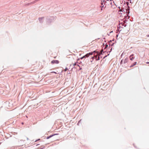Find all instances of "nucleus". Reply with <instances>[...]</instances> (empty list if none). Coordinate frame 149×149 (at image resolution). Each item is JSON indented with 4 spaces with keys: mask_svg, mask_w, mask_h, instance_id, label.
Wrapping results in <instances>:
<instances>
[{
    "mask_svg": "<svg viewBox=\"0 0 149 149\" xmlns=\"http://www.w3.org/2000/svg\"><path fill=\"white\" fill-rule=\"evenodd\" d=\"M62 72V71H61V72H58V73H57V72H54V71H53V72H51V73H55V74H61V73Z\"/></svg>",
    "mask_w": 149,
    "mask_h": 149,
    "instance_id": "nucleus-13",
    "label": "nucleus"
},
{
    "mask_svg": "<svg viewBox=\"0 0 149 149\" xmlns=\"http://www.w3.org/2000/svg\"><path fill=\"white\" fill-rule=\"evenodd\" d=\"M109 53L107 55H106L103 58V59H104V58L105 57H107V56H109Z\"/></svg>",
    "mask_w": 149,
    "mask_h": 149,
    "instance_id": "nucleus-34",
    "label": "nucleus"
},
{
    "mask_svg": "<svg viewBox=\"0 0 149 149\" xmlns=\"http://www.w3.org/2000/svg\"><path fill=\"white\" fill-rule=\"evenodd\" d=\"M123 59H122L121 61H120V64H121L123 63Z\"/></svg>",
    "mask_w": 149,
    "mask_h": 149,
    "instance_id": "nucleus-33",
    "label": "nucleus"
},
{
    "mask_svg": "<svg viewBox=\"0 0 149 149\" xmlns=\"http://www.w3.org/2000/svg\"><path fill=\"white\" fill-rule=\"evenodd\" d=\"M76 68L75 67V66H73V68H72L71 70H72V69L73 68Z\"/></svg>",
    "mask_w": 149,
    "mask_h": 149,
    "instance_id": "nucleus-43",
    "label": "nucleus"
},
{
    "mask_svg": "<svg viewBox=\"0 0 149 149\" xmlns=\"http://www.w3.org/2000/svg\"><path fill=\"white\" fill-rule=\"evenodd\" d=\"M146 63L148 64H149V62H146Z\"/></svg>",
    "mask_w": 149,
    "mask_h": 149,
    "instance_id": "nucleus-51",
    "label": "nucleus"
},
{
    "mask_svg": "<svg viewBox=\"0 0 149 149\" xmlns=\"http://www.w3.org/2000/svg\"><path fill=\"white\" fill-rule=\"evenodd\" d=\"M112 42V40H110L108 42H109V43H110V42Z\"/></svg>",
    "mask_w": 149,
    "mask_h": 149,
    "instance_id": "nucleus-47",
    "label": "nucleus"
},
{
    "mask_svg": "<svg viewBox=\"0 0 149 149\" xmlns=\"http://www.w3.org/2000/svg\"><path fill=\"white\" fill-rule=\"evenodd\" d=\"M120 14H121V15H122V13H120Z\"/></svg>",
    "mask_w": 149,
    "mask_h": 149,
    "instance_id": "nucleus-63",
    "label": "nucleus"
},
{
    "mask_svg": "<svg viewBox=\"0 0 149 149\" xmlns=\"http://www.w3.org/2000/svg\"><path fill=\"white\" fill-rule=\"evenodd\" d=\"M147 37H149V35H147Z\"/></svg>",
    "mask_w": 149,
    "mask_h": 149,
    "instance_id": "nucleus-60",
    "label": "nucleus"
},
{
    "mask_svg": "<svg viewBox=\"0 0 149 149\" xmlns=\"http://www.w3.org/2000/svg\"><path fill=\"white\" fill-rule=\"evenodd\" d=\"M127 22V20L126 19H125L123 21V22H124V23H126Z\"/></svg>",
    "mask_w": 149,
    "mask_h": 149,
    "instance_id": "nucleus-31",
    "label": "nucleus"
},
{
    "mask_svg": "<svg viewBox=\"0 0 149 149\" xmlns=\"http://www.w3.org/2000/svg\"><path fill=\"white\" fill-rule=\"evenodd\" d=\"M95 56V59L96 60V58H97V57H98L97 56H98V55H97V54L96 55L94 54V56Z\"/></svg>",
    "mask_w": 149,
    "mask_h": 149,
    "instance_id": "nucleus-23",
    "label": "nucleus"
},
{
    "mask_svg": "<svg viewBox=\"0 0 149 149\" xmlns=\"http://www.w3.org/2000/svg\"><path fill=\"white\" fill-rule=\"evenodd\" d=\"M33 4H32V2L30 3H26V4H24V6H27L30 5H32Z\"/></svg>",
    "mask_w": 149,
    "mask_h": 149,
    "instance_id": "nucleus-10",
    "label": "nucleus"
},
{
    "mask_svg": "<svg viewBox=\"0 0 149 149\" xmlns=\"http://www.w3.org/2000/svg\"><path fill=\"white\" fill-rule=\"evenodd\" d=\"M129 58L130 60L133 61V59H134L135 57H130V56H129Z\"/></svg>",
    "mask_w": 149,
    "mask_h": 149,
    "instance_id": "nucleus-21",
    "label": "nucleus"
},
{
    "mask_svg": "<svg viewBox=\"0 0 149 149\" xmlns=\"http://www.w3.org/2000/svg\"><path fill=\"white\" fill-rule=\"evenodd\" d=\"M106 52V51L104 52V51H103V49H102L101 50V52H100V53H99V54H100V55H103V53H105V52Z\"/></svg>",
    "mask_w": 149,
    "mask_h": 149,
    "instance_id": "nucleus-9",
    "label": "nucleus"
},
{
    "mask_svg": "<svg viewBox=\"0 0 149 149\" xmlns=\"http://www.w3.org/2000/svg\"><path fill=\"white\" fill-rule=\"evenodd\" d=\"M68 70V68H67V67H66V68H65V70H64V71H66L67 70Z\"/></svg>",
    "mask_w": 149,
    "mask_h": 149,
    "instance_id": "nucleus-38",
    "label": "nucleus"
},
{
    "mask_svg": "<svg viewBox=\"0 0 149 149\" xmlns=\"http://www.w3.org/2000/svg\"><path fill=\"white\" fill-rule=\"evenodd\" d=\"M59 134L58 133H57V134H52L48 136H47V137H46V139H49V138H51L52 137L56 135H58Z\"/></svg>",
    "mask_w": 149,
    "mask_h": 149,
    "instance_id": "nucleus-4",
    "label": "nucleus"
},
{
    "mask_svg": "<svg viewBox=\"0 0 149 149\" xmlns=\"http://www.w3.org/2000/svg\"><path fill=\"white\" fill-rule=\"evenodd\" d=\"M118 35H119V33L117 34L116 35V39H117V38L118 37Z\"/></svg>",
    "mask_w": 149,
    "mask_h": 149,
    "instance_id": "nucleus-42",
    "label": "nucleus"
},
{
    "mask_svg": "<svg viewBox=\"0 0 149 149\" xmlns=\"http://www.w3.org/2000/svg\"><path fill=\"white\" fill-rule=\"evenodd\" d=\"M102 47H104V43L102 45Z\"/></svg>",
    "mask_w": 149,
    "mask_h": 149,
    "instance_id": "nucleus-48",
    "label": "nucleus"
},
{
    "mask_svg": "<svg viewBox=\"0 0 149 149\" xmlns=\"http://www.w3.org/2000/svg\"><path fill=\"white\" fill-rule=\"evenodd\" d=\"M56 18V16H47L46 18L47 24H50Z\"/></svg>",
    "mask_w": 149,
    "mask_h": 149,
    "instance_id": "nucleus-1",
    "label": "nucleus"
},
{
    "mask_svg": "<svg viewBox=\"0 0 149 149\" xmlns=\"http://www.w3.org/2000/svg\"><path fill=\"white\" fill-rule=\"evenodd\" d=\"M106 6L104 8V5H101V7L102 8L101 9V10H102V8H104L106 7Z\"/></svg>",
    "mask_w": 149,
    "mask_h": 149,
    "instance_id": "nucleus-27",
    "label": "nucleus"
},
{
    "mask_svg": "<svg viewBox=\"0 0 149 149\" xmlns=\"http://www.w3.org/2000/svg\"><path fill=\"white\" fill-rule=\"evenodd\" d=\"M105 0H102L101 1V5H102L104 4V3H105Z\"/></svg>",
    "mask_w": 149,
    "mask_h": 149,
    "instance_id": "nucleus-22",
    "label": "nucleus"
},
{
    "mask_svg": "<svg viewBox=\"0 0 149 149\" xmlns=\"http://www.w3.org/2000/svg\"><path fill=\"white\" fill-rule=\"evenodd\" d=\"M102 57L101 56V55L98 54V56L97 58H96V61H97L100 60V58H102Z\"/></svg>",
    "mask_w": 149,
    "mask_h": 149,
    "instance_id": "nucleus-6",
    "label": "nucleus"
},
{
    "mask_svg": "<svg viewBox=\"0 0 149 149\" xmlns=\"http://www.w3.org/2000/svg\"><path fill=\"white\" fill-rule=\"evenodd\" d=\"M77 66H79V67H80V65H79L78 64H77Z\"/></svg>",
    "mask_w": 149,
    "mask_h": 149,
    "instance_id": "nucleus-53",
    "label": "nucleus"
},
{
    "mask_svg": "<svg viewBox=\"0 0 149 149\" xmlns=\"http://www.w3.org/2000/svg\"><path fill=\"white\" fill-rule=\"evenodd\" d=\"M86 61V60L85 59H84V60H83V61Z\"/></svg>",
    "mask_w": 149,
    "mask_h": 149,
    "instance_id": "nucleus-50",
    "label": "nucleus"
},
{
    "mask_svg": "<svg viewBox=\"0 0 149 149\" xmlns=\"http://www.w3.org/2000/svg\"><path fill=\"white\" fill-rule=\"evenodd\" d=\"M44 18H45L44 17H40L38 18V19L40 23L42 24L43 23V21H42V19H44Z\"/></svg>",
    "mask_w": 149,
    "mask_h": 149,
    "instance_id": "nucleus-5",
    "label": "nucleus"
},
{
    "mask_svg": "<svg viewBox=\"0 0 149 149\" xmlns=\"http://www.w3.org/2000/svg\"><path fill=\"white\" fill-rule=\"evenodd\" d=\"M29 139H28V138H27V140H29Z\"/></svg>",
    "mask_w": 149,
    "mask_h": 149,
    "instance_id": "nucleus-58",
    "label": "nucleus"
},
{
    "mask_svg": "<svg viewBox=\"0 0 149 149\" xmlns=\"http://www.w3.org/2000/svg\"><path fill=\"white\" fill-rule=\"evenodd\" d=\"M119 12H122L125 13V9L124 8H122V9H120V10L118 11Z\"/></svg>",
    "mask_w": 149,
    "mask_h": 149,
    "instance_id": "nucleus-15",
    "label": "nucleus"
},
{
    "mask_svg": "<svg viewBox=\"0 0 149 149\" xmlns=\"http://www.w3.org/2000/svg\"><path fill=\"white\" fill-rule=\"evenodd\" d=\"M129 60V58L127 57H126L124 60V63L125 64L127 63Z\"/></svg>",
    "mask_w": 149,
    "mask_h": 149,
    "instance_id": "nucleus-8",
    "label": "nucleus"
},
{
    "mask_svg": "<svg viewBox=\"0 0 149 149\" xmlns=\"http://www.w3.org/2000/svg\"><path fill=\"white\" fill-rule=\"evenodd\" d=\"M95 59V56H93L91 57V58L90 61L91 63H92L93 61V60Z\"/></svg>",
    "mask_w": 149,
    "mask_h": 149,
    "instance_id": "nucleus-16",
    "label": "nucleus"
},
{
    "mask_svg": "<svg viewBox=\"0 0 149 149\" xmlns=\"http://www.w3.org/2000/svg\"><path fill=\"white\" fill-rule=\"evenodd\" d=\"M71 65H72V64H71L70 65V66H71Z\"/></svg>",
    "mask_w": 149,
    "mask_h": 149,
    "instance_id": "nucleus-64",
    "label": "nucleus"
},
{
    "mask_svg": "<svg viewBox=\"0 0 149 149\" xmlns=\"http://www.w3.org/2000/svg\"><path fill=\"white\" fill-rule=\"evenodd\" d=\"M137 62H134L132 65H131L130 66V68H132L136 65V64Z\"/></svg>",
    "mask_w": 149,
    "mask_h": 149,
    "instance_id": "nucleus-11",
    "label": "nucleus"
},
{
    "mask_svg": "<svg viewBox=\"0 0 149 149\" xmlns=\"http://www.w3.org/2000/svg\"><path fill=\"white\" fill-rule=\"evenodd\" d=\"M112 0H110L109 2V3H110L111 5L112 4V2L111 1Z\"/></svg>",
    "mask_w": 149,
    "mask_h": 149,
    "instance_id": "nucleus-36",
    "label": "nucleus"
},
{
    "mask_svg": "<svg viewBox=\"0 0 149 149\" xmlns=\"http://www.w3.org/2000/svg\"><path fill=\"white\" fill-rule=\"evenodd\" d=\"M77 64V62H75L73 64V66H75V65H76Z\"/></svg>",
    "mask_w": 149,
    "mask_h": 149,
    "instance_id": "nucleus-30",
    "label": "nucleus"
},
{
    "mask_svg": "<svg viewBox=\"0 0 149 149\" xmlns=\"http://www.w3.org/2000/svg\"><path fill=\"white\" fill-rule=\"evenodd\" d=\"M109 53L107 55H106L103 58V59H104V58L105 57H107V56H109Z\"/></svg>",
    "mask_w": 149,
    "mask_h": 149,
    "instance_id": "nucleus-35",
    "label": "nucleus"
},
{
    "mask_svg": "<svg viewBox=\"0 0 149 149\" xmlns=\"http://www.w3.org/2000/svg\"><path fill=\"white\" fill-rule=\"evenodd\" d=\"M93 52L94 54H95V53H96L97 55H98V54H99L100 53L99 52L97 51V49H96Z\"/></svg>",
    "mask_w": 149,
    "mask_h": 149,
    "instance_id": "nucleus-12",
    "label": "nucleus"
},
{
    "mask_svg": "<svg viewBox=\"0 0 149 149\" xmlns=\"http://www.w3.org/2000/svg\"><path fill=\"white\" fill-rule=\"evenodd\" d=\"M84 56V58L85 59L86 58H87L88 57H89V56H88V54L87 53V54H86L84 56Z\"/></svg>",
    "mask_w": 149,
    "mask_h": 149,
    "instance_id": "nucleus-19",
    "label": "nucleus"
},
{
    "mask_svg": "<svg viewBox=\"0 0 149 149\" xmlns=\"http://www.w3.org/2000/svg\"><path fill=\"white\" fill-rule=\"evenodd\" d=\"M107 48H106V47H105L104 48V49H107Z\"/></svg>",
    "mask_w": 149,
    "mask_h": 149,
    "instance_id": "nucleus-54",
    "label": "nucleus"
},
{
    "mask_svg": "<svg viewBox=\"0 0 149 149\" xmlns=\"http://www.w3.org/2000/svg\"><path fill=\"white\" fill-rule=\"evenodd\" d=\"M57 140V139H56V138H55V140Z\"/></svg>",
    "mask_w": 149,
    "mask_h": 149,
    "instance_id": "nucleus-56",
    "label": "nucleus"
},
{
    "mask_svg": "<svg viewBox=\"0 0 149 149\" xmlns=\"http://www.w3.org/2000/svg\"><path fill=\"white\" fill-rule=\"evenodd\" d=\"M126 10L127 15H125L124 18L129 19L130 18V16L128 15L130 12V10L126 9Z\"/></svg>",
    "mask_w": 149,
    "mask_h": 149,
    "instance_id": "nucleus-2",
    "label": "nucleus"
},
{
    "mask_svg": "<svg viewBox=\"0 0 149 149\" xmlns=\"http://www.w3.org/2000/svg\"><path fill=\"white\" fill-rule=\"evenodd\" d=\"M133 145L134 146V147L135 148H136V147L135 146V144H134H134H133Z\"/></svg>",
    "mask_w": 149,
    "mask_h": 149,
    "instance_id": "nucleus-45",
    "label": "nucleus"
},
{
    "mask_svg": "<svg viewBox=\"0 0 149 149\" xmlns=\"http://www.w3.org/2000/svg\"><path fill=\"white\" fill-rule=\"evenodd\" d=\"M38 1H39L38 0H35L34 1H33L32 2V4H34V3H35L37 2Z\"/></svg>",
    "mask_w": 149,
    "mask_h": 149,
    "instance_id": "nucleus-24",
    "label": "nucleus"
},
{
    "mask_svg": "<svg viewBox=\"0 0 149 149\" xmlns=\"http://www.w3.org/2000/svg\"><path fill=\"white\" fill-rule=\"evenodd\" d=\"M80 58V59L82 60V59L84 58V56H82V57H81V58Z\"/></svg>",
    "mask_w": 149,
    "mask_h": 149,
    "instance_id": "nucleus-39",
    "label": "nucleus"
},
{
    "mask_svg": "<svg viewBox=\"0 0 149 149\" xmlns=\"http://www.w3.org/2000/svg\"><path fill=\"white\" fill-rule=\"evenodd\" d=\"M81 54H79V56H80L81 55Z\"/></svg>",
    "mask_w": 149,
    "mask_h": 149,
    "instance_id": "nucleus-62",
    "label": "nucleus"
},
{
    "mask_svg": "<svg viewBox=\"0 0 149 149\" xmlns=\"http://www.w3.org/2000/svg\"><path fill=\"white\" fill-rule=\"evenodd\" d=\"M120 28H123V27H121L120 26H118V31H119V32H120V31L121 30H120V31H119V29H120Z\"/></svg>",
    "mask_w": 149,
    "mask_h": 149,
    "instance_id": "nucleus-26",
    "label": "nucleus"
},
{
    "mask_svg": "<svg viewBox=\"0 0 149 149\" xmlns=\"http://www.w3.org/2000/svg\"><path fill=\"white\" fill-rule=\"evenodd\" d=\"M109 47L108 48H109V49L110 48V47H111L110 46H111V44H110V43L109 44Z\"/></svg>",
    "mask_w": 149,
    "mask_h": 149,
    "instance_id": "nucleus-46",
    "label": "nucleus"
},
{
    "mask_svg": "<svg viewBox=\"0 0 149 149\" xmlns=\"http://www.w3.org/2000/svg\"><path fill=\"white\" fill-rule=\"evenodd\" d=\"M116 43V40H115V42H113V43L111 46H113L114 45L115 43Z\"/></svg>",
    "mask_w": 149,
    "mask_h": 149,
    "instance_id": "nucleus-28",
    "label": "nucleus"
},
{
    "mask_svg": "<svg viewBox=\"0 0 149 149\" xmlns=\"http://www.w3.org/2000/svg\"><path fill=\"white\" fill-rule=\"evenodd\" d=\"M134 55V54H132L131 55L129 56H130V57H133Z\"/></svg>",
    "mask_w": 149,
    "mask_h": 149,
    "instance_id": "nucleus-37",
    "label": "nucleus"
},
{
    "mask_svg": "<svg viewBox=\"0 0 149 149\" xmlns=\"http://www.w3.org/2000/svg\"><path fill=\"white\" fill-rule=\"evenodd\" d=\"M40 140V139H38L37 140H36V141H35V142H36V141H38Z\"/></svg>",
    "mask_w": 149,
    "mask_h": 149,
    "instance_id": "nucleus-41",
    "label": "nucleus"
},
{
    "mask_svg": "<svg viewBox=\"0 0 149 149\" xmlns=\"http://www.w3.org/2000/svg\"><path fill=\"white\" fill-rule=\"evenodd\" d=\"M79 67V70H81L82 69V68L81 67Z\"/></svg>",
    "mask_w": 149,
    "mask_h": 149,
    "instance_id": "nucleus-40",
    "label": "nucleus"
},
{
    "mask_svg": "<svg viewBox=\"0 0 149 149\" xmlns=\"http://www.w3.org/2000/svg\"><path fill=\"white\" fill-rule=\"evenodd\" d=\"M115 40V39L114 38L112 40V41H114Z\"/></svg>",
    "mask_w": 149,
    "mask_h": 149,
    "instance_id": "nucleus-52",
    "label": "nucleus"
},
{
    "mask_svg": "<svg viewBox=\"0 0 149 149\" xmlns=\"http://www.w3.org/2000/svg\"><path fill=\"white\" fill-rule=\"evenodd\" d=\"M88 54L89 56L90 55H93L94 54H93V52H90L89 53H88Z\"/></svg>",
    "mask_w": 149,
    "mask_h": 149,
    "instance_id": "nucleus-20",
    "label": "nucleus"
},
{
    "mask_svg": "<svg viewBox=\"0 0 149 149\" xmlns=\"http://www.w3.org/2000/svg\"><path fill=\"white\" fill-rule=\"evenodd\" d=\"M112 48H111L110 49V51L107 52V53H108V52H109V53H110L112 51Z\"/></svg>",
    "mask_w": 149,
    "mask_h": 149,
    "instance_id": "nucleus-32",
    "label": "nucleus"
},
{
    "mask_svg": "<svg viewBox=\"0 0 149 149\" xmlns=\"http://www.w3.org/2000/svg\"><path fill=\"white\" fill-rule=\"evenodd\" d=\"M126 3L127 4V6H128V8L127 9V10H130V7L129 6V2H127H127L124 1V4H126Z\"/></svg>",
    "mask_w": 149,
    "mask_h": 149,
    "instance_id": "nucleus-7",
    "label": "nucleus"
},
{
    "mask_svg": "<svg viewBox=\"0 0 149 149\" xmlns=\"http://www.w3.org/2000/svg\"><path fill=\"white\" fill-rule=\"evenodd\" d=\"M118 9H119V10H120V9H120V6H119V7H118Z\"/></svg>",
    "mask_w": 149,
    "mask_h": 149,
    "instance_id": "nucleus-49",
    "label": "nucleus"
},
{
    "mask_svg": "<svg viewBox=\"0 0 149 149\" xmlns=\"http://www.w3.org/2000/svg\"><path fill=\"white\" fill-rule=\"evenodd\" d=\"M120 24L122 25L124 27H125L126 26H127V24H124L123 23V22H121V23H120L119 22V25H120Z\"/></svg>",
    "mask_w": 149,
    "mask_h": 149,
    "instance_id": "nucleus-14",
    "label": "nucleus"
},
{
    "mask_svg": "<svg viewBox=\"0 0 149 149\" xmlns=\"http://www.w3.org/2000/svg\"><path fill=\"white\" fill-rule=\"evenodd\" d=\"M76 62H77V63H79V62H78V61H77Z\"/></svg>",
    "mask_w": 149,
    "mask_h": 149,
    "instance_id": "nucleus-57",
    "label": "nucleus"
},
{
    "mask_svg": "<svg viewBox=\"0 0 149 149\" xmlns=\"http://www.w3.org/2000/svg\"><path fill=\"white\" fill-rule=\"evenodd\" d=\"M40 145V144H37V145H36V146H38V145Z\"/></svg>",
    "mask_w": 149,
    "mask_h": 149,
    "instance_id": "nucleus-55",
    "label": "nucleus"
},
{
    "mask_svg": "<svg viewBox=\"0 0 149 149\" xmlns=\"http://www.w3.org/2000/svg\"><path fill=\"white\" fill-rule=\"evenodd\" d=\"M45 148V146L43 145L41 146L40 148H38L37 149H43Z\"/></svg>",
    "mask_w": 149,
    "mask_h": 149,
    "instance_id": "nucleus-18",
    "label": "nucleus"
},
{
    "mask_svg": "<svg viewBox=\"0 0 149 149\" xmlns=\"http://www.w3.org/2000/svg\"><path fill=\"white\" fill-rule=\"evenodd\" d=\"M59 63V61L58 60H53L51 61V63L52 64H58Z\"/></svg>",
    "mask_w": 149,
    "mask_h": 149,
    "instance_id": "nucleus-3",
    "label": "nucleus"
},
{
    "mask_svg": "<svg viewBox=\"0 0 149 149\" xmlns=\"http://www.w3.org/2000/svg\"><path fill=\"white\" fill-rule=\"evenodd\" d=\"M82 63V61H80V62H79V64H81L83 65H83H84V64H83V63Z\"/></svg>",
    "mask_w": 149,
    "mask_h": 149,
    "instance_id": "nucleus-29",
    "label": "nucleus"
},
{
    "mask_svg": "<svg viewBox=\"0 0 149 149\" xmlns=\"http://www.w3.org/2000/svg\"><path fill=\"white\" fill-rule=\"evenodd\" d=\"M113 32V31H111L110 33H112Z\"/></svg>",
    "mask_w": 149,
    "mask_h": 149,
    "instance_id": "nucleus-59",
    "label": "nucleus"
},
{
    "mask_svg": "<svg viewBox=\"0 0 149 149\" xmlns=\"http://www.w3.org/2000/svg\"><path fill=\"white\" fill-rule=\"evenodd\" d=\"M104 42H105V43H106V44H105V47L107 48L108 47V45L107 44V43H106V40H105L104 41Z\"/></svg>",
    "mask_w": 149,
    "mask_h": 149,
    "instance_id": "nucleus-25",
    "label": "nucleus"
},
{
    "mask_svg": "<svg viewBox=\"0 0 149 149\" xmlns=\"http://www.w3.org/2000/svg\"><path fill=\"white\" fill-rule=\"evenodd\" d=\"M80 59V58H77V61H79Z\"/></svg>",
    "mask_w": 149,
    "mask_h": 149,
    "instance_id": "nucleus-44",
    "label": "nucleus"
},
{
    "mask_svg": "<svg viewBox=\"0 0 149 149\" xmlns=\"http://www.w3.org/2000/svg\"><path fill=\"white\" fill-rule=\"evenodd\" d=\"M81 124V119H80L78 122L77 125H80Z\"/></svg>",
    "mask_w": 149,
    "mask_h": 149,
    "instance_id": "nucleus-17",
    "label": "nucleus"
},
{
    "mask_svg": "<svg viewBox=\"0 0 149 149\" xmlns=\"http://www.w3.org/2000/svg\"><path fill=\"white\" fill-rule=\"evenodd\" d=\"M103 39L105 40V37H104V38H103Z\"/></svg>",
    "mask_w": 149,
    "mask_h": 149,
    "instance_id": "nucleus-61",
    "label": "nucleus"
}]
</instances>
